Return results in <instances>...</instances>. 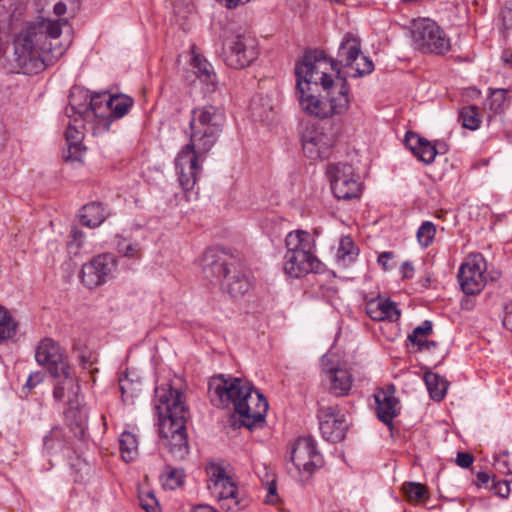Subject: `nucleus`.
Listing matches in <instances>:
<instances>
[{
    "label": "nucleus",
    "instance_id": "nucleus-1",
    "mask_svg": "<svg viewBox=\"0 0 512 512\" xmlns=\"http://www.w3.org/2000/svg\"><path fill=\"white\" fill-rule=\"evenodd\" d=\"M296 96L307 115L325 119L343 115L350 95L345 77L335 60L322 50H308L295 64Z\"/></svg>",
    "mask_w": 512,
    "mask_h": 512
},
{
    "label": "nucleus",
    "instance_id": "nucleus-2",
    "mask_svg": "<svg viewBox=\"0 0 512 512\" xmlns=\"http://www.w3.org/2000/svg\"><path fill=\"white\" fill-rule=\"evenodd\" d=\"M208 392L215 406L222 408L233 406L235 413L231 421L235 427L251 430L264 422L268 402L249 381L220 374L211 378Z\"/></svg>",
    "mask_w": 512,
    "mask_h": 512
},
{
    "label": "nucleus",
    "instance_id": "nucleus-3",
    "mask_svg": "<svg viewBox=\"0 0 512 512\" xmlns=\"http://www.w3.org/2000/svg\"><path fill=\"white\" fill-rule=\"evenodd\" d=\"M66 25L67 19L41 18L28 23L15 36V62L24 74H37L62 56L64 49L53 47L51 40L59 38Z\"/></svg>",
    "mask_w": 512,
    "mask_h": 512
},
{
    "label": "nucleus",
    "instance_id": "nucleus-4",
    "mask_svg": "<svg viewBox=\"0 0 512 512\" xmlns=\"http://www.w3.org/2000/svg\"><path fill=\"white\" fill-rule=\"evenodd\" d=\"M155 409L159 417V434L173 458L183 460L189 453L186 421L189 411L181 391L169 384L155 388Z\"/></svg>",
    "mask_w": 512,
    "mask_h": 512
},
{
    "label": "nucleus",
    "instance_id": "nucleus-5",
    "mask_svg": "<svg viewBox=\"0 0 512 512\" xmlns=\"http://www.w3.org/2000/svg\"><path fill=\"white\" fill-rule=\"evenodd\" d=\"M133 105L129 96H111L107 93L89 94L88 91L74 87L69 95L66 113L79 114L86 121L96 122L103 130H108L111 118L119 119L126 115Z\"/></svg>",
    "mask_w": 512,
    "mask_h": 512
},
{
    "label": "nucleus",
    "instance_id": "nucleus-6",
    "mask_svg": "<svg viewBox=\"0 0 512 512\" xmlns=\"http://www.w3.org/2000/svg\"><path fill=\"white\" fill-rule=\"evenodd\" d=\"M220 137L219 133L190 128L189 142L175 159L179 182L186 191L193 189L201 171L199 161H203Z\"/></svg>",
    "mask_w": 512,
    "mask_h": 512
},
{
    "label": "nucleus",
    "instance_id": "nucleus-7",
    "mask_svg": "<svg viewBox=\"0 0 512 512\" xmlns=\"http://www.w3.org/2000/svg\"><path fill=\"white\" fill-rule=\"evenodd\" d=\"M221 11L214 16L221 28L222 34V57L225 64L233 69H242L252 64L258 57V43L242 26L234 22L222 19Z\"/></svg>",
    "mask_w": 512,
    "mask_h": 512
},
{
    "label": "nucleus",
    "instance_id": "nucleus-8",
    "mask_svg": "<svg viewBox=\"0 0 512 512\" xmlns=\"http://www.w3.org/2000/svg\"><path fill=\"white\" fill-rule=\"evenodd\" d=\"M205 470L208 477L207 487L221 509L226 512H238L247 505L236 481L228 474L222 462H208Z\"/></svg>",
    "mask_w": 512,
    "mask_h": 512
},
{
    "label": "nucleus",
    "instance_id": "nucleus-9",
    "mask_svg": "<svg viewBox=\"0 0 512 512\" xmlns=\"http://www.w3.org/2000/svg\"><path fill=\"white\" fill-rule=\"evenodd\" d=\"M412 40L422 53L444 55L451 49V42L444 30L429 18L413 22Z\"/></svg>",
    "mask_w": 512,
    "mask_h": 512
},
{
    "label": "nucleus",
    "instance_id": "nucleus-10",
    "mask_svg": "<svg viewBox=\"0 0 512 512\" xmlns=\"http://www.w3.org/2000/svg\"><path fill=\"white\" fill-rule=\"evenodd\" d=\"M301 142L304 154L313 160L324 159L330 155L335 142V134L321 124L305 125Z\"/></svg>",
    "mask_w": 512,
    "mask_h": 512
},
{
    "label": "nucleus",
    "instance_id": "nucleus-11",
    "mask_svg": "<svg viewBox=\"0 0 512 512\" xmlns=\"http://www.w3.org/2000/svg\"><path fill=\"white\" fill-rule=\"evenodd\" d=\"M326 174L336 198L350 200L360 196L361 184L355 177L352 165L343 162L329 164Z\"/></svg>",
    "mask_w": 512,
    "mask_h": 512
},
{
    "label": "nucleus",
    "instance_id": "nucleus-12",
    "mask_svg": "<svg viewBox=\"0 0 512 512\" xmlns=\"http://www.w3.org/2000/svg\"><path fill=\"white\" fill-rule=\"evenodd\" d=\"M487 262L481 254H472L458 272V281L462 291L467 295L479 294L485 287Z\"/></svg>",
    "mask_w": 512,
    "mask_h": 512
},
{
    "label": "nucleus",
    "instance_id": "nucleus-13",
    "mask_svg": "<svg viewBox=\"0 0 512 512\" xmlns=\"http://www.w3.org/2000/svg\"><path fill=\"white\" fill-rule=\"evenodd\" d=\"M320 363L323 383L329 393L337 397L348 395L353 384V376L349 369L340 366L332 355H323Z\"/></svg>",
    "mask_w": 512,
    "mask_h": 512
},
{
    "label": "nucleus",
    "instance_id": "nucleus-14",
    "mask_svg": "<svg viewBox=\"0 0 512 512\" xmlns=\"http://www.w3.org/2000/svg\"><path fill=\"white\" fill-rule=\"evenodd\" d=\"M65 114L70 118V122L65 131L67 149L63 152V158L65 161H81L85 152V148L82 146L84 134L81 128L85 129L89 125L91 131L95 133V130L102 129V127H99L96 122L82 119L79 114L74 116H70L66 112Z\"/></svg>",
    "mask_w": 512,
    "mask_h": 512
},
{
    "label": "nucleus",
    "instance_id": "nucleus-15",
    "mask_svg": "<svg viewBox=\"0 0 512 512\" xmlns=\"http://www.w3.org/2000/svg\"><path fill=\"white\" fill-rule=\"evenodd\" d=\"M116 267L117 262L112 254H100L83 265L80 275L82 283L89 289L100 286L112 277Z\"/></svg>",
    "mask_w": 512,
    "mask_h": 512
},
{
    "label": "nucleus",
    "instance_id": "nucleus-16",
    "mask_svg": "<svg viewBox=\"0 0 512 512\" xmlns=\"http://www.w3.org/2000/svg\"><path fill=\"white\" fill-rule=\"evenodd\" d=\"M291 460L299 471L311 474L322 466V456L311 436L299 437L292 449Z\"/></svg>",
    "mask_w": 512,
    "mask_h": 512
},
{
    "label": "nucleus",
    "instance_id": "nucleus-17",
    "mask_svg": "<svg viewBox=\"0 0 512 512\" xmlns=\"http://www.w3.org/2000/svg\"><path fill=\"white\" fill-rule=\"evenodd\" d=\"M35 359L39 365L45 366L53 377H60L70 369L61 347L51 338L40 341L36 348Z\"/></svg>",
    "mask_w": 512,
    "mask_h": 512
},
{
    "label": "nucleus",
    "instance_id": "nucleus-18",
    "mask_svg": "<svg viewBox=\"0 0 512 512\" xmlns=\"http://www.w3.org/2000/svg\"><path fill=\"white\" fill-rule=\"evenodd\" d=\"M225 123V113L217 106L207 104L191 111L189 128L207 130L221 134Z\"/></svg>",
    "mask_w": 512,
    "mask_h": 512
},
{
    "label": "nucleus",
    "instance_id": "nucleus-19",
    "mask_svg": "<svg viewBox=\"0 0 512 512\" xmlns=\"http://www.w3.org/2000/svg\"><path fill=\"white\" fill-rule=\"evenodd\" d=\"M204 277L217 284H222L227 275L232 272L234 262H229L228 257L214 250H207L201 259Z\"/></svg>",
    "mask_w": 512,
    "mask_h": 512
},
{
    "label": "nucleus",
    "instance_id": "nucleus-20",
    "mask_svg": "<svg viewBox=\"0 0 512 512\" xmlns=\"http://www.w3.org/2000/svg\"><path fill=\"white\" fill-rule=\"evenodd\" d=\"M319 429L324 439L338 442L345 436L347 423L334 407H321L318 411Z\"/></svg>",
    "mask_w": 512,
    "mask_h": 512
},
{
    "label": "nucleus",
    "instance_id": "nucleus-21",
    "mask_svg": "<svg viewBox=\"0 0 512 512\" xmlns=\"http://www.w3.org/2000/svg\"><path fill=\"white\" fill-rule=\"evenodd\" d=\"M319 261L311 252L285 253L284 271L292 278L302 277L310 272L317 271Z\"/></svg>",
    "mask_w": 512,
    "mask_h": 512
},
{
    "label": "nucleus",
    "instance_id": "nucleus-22",
    "mask_svg": "<svg viewBox=\"0 0 512 512\" xmlns=\"http://www.w3.org/2000/svg\"><path fill=\"white\" fill-rule=\"evenodd\" d=\"M394 394L395 388L391 385L386 389H379L374 395L377 417L388 426L392 424L400 410L399 401Z\"/></svg>",
    "mask_w": 512,
    "mask_h": 512
},
{
    "label": "nucleus",
    "instance_id": "nucleus-23",
    "mask_svg": "<svg viewBox=\"0 0 512 512\" xmlns=\"http://www.w3.org/2000/svg\"><path fill=\"white\" fill-rule=\"evenodd\" d=\"M61 378L54 387L53 397L56 401H67L69 408L67 413H72L74 408L80 405L78 401V393L80 387L76 380L70 375V369L67 373H62Z\"/></svg>",
    "mask_w": 512,
    "mask_h": 512
},
{
    "label": "nucleus",
    "instance_id": "nucleus-24",
    "mask_svg": "<svg viewBox=\"0 0 512 512\" xmlns=\"http://www.w3.org/2000/svg\"><path fill=\"white\" fill-rule=\"evenodd\" d=\"M405 145L425 164H431L439 153L436 144H432L430 141L411 131L407 132L405 135Z\"/></svg>",
    "mask_w": 512,
    "mask_h": 512
},
{
    "label": "nucleus",
    "instance_id": "nucleus-25",
    "mask_svg": "<svg viewBox=\"0 0 512 512\" xmlns=\"http://www.w3.org/2000/svg\"><path fill=\"white\" fill-rule=\"evenodd\" d=\"M361 54V40L352 33H347L338 49V58L335 60L336 67L340 64L348 68L355 63V60L359 59Z\"/></svg>",
    "mask_w": 512,
    "mask_h": 512
},
{
    "label": "nucleus",
    "instance_id": "nucleus-26",
    "mask_svg": "<svg viewBox=\"0 0 512 512\" xmlns=\"http://www.w3.org/2000/svg\"><path fill=\"white\" fill-rule=\"evenodd\" d=\"M368 316L374 321H397L400 317V311L395 302L385 299H373L366 305Z\"/></svg>",
    "mask_w": 512,
    "mask_h": 512
},
{
    "label": "nucleus",
    "instance_id": "nucleus-27",
    "mask_svg": "<svg viewBox=\"0 0 512 512\" xmlns=\"http://www.w3.org/2000/svg\"><path fill=\"white\" fill-rule=\"evenodd\" d=\"M195 76L207 86V91H214L216 75L213 71L212 65L203 58L200 54L193 52V56L190 61Z\"/></svg>",
    "mask_w": 512,
    "mask_h": 512
},
{
    "label": "nucleus",
    "instance_id": "nucleus-28",
    "mask_svg": "<svg viewBox=\"0 0 512 512\" xmlns=\"http://www.w3.org/2000/svg\"><path fill=\"white\" fill-rule=\"evenodd\" d=\"M315 242L311 234L304 230H295L289 232L285 237V253L311 252Z\"/></svg>",
    "mask_w": 512,
    "mask_h": 512
},
{
    "label": "nucleus",
    "instance_id": "nucleus-29",
    "mask_svg": "<svg viewBox=\"0 0 512 512\" xmlns=\"http://www.w3.org/2000/svg\"><path fill=\"white\" fill-rule=\"evenodd\" d=\"M359 255V248L350 236H342L335 255L337 265L342 268L349 267Z\"/></svg>",
    "mask_w": 512,
    "mask_h": 512
},
{
    "label": "nucleus",
    "instance_id": "nucleus-30",
    "mask_svg": "<svg viewBox=\"0 0 512 512\" xmlns=\"http://www.w3.org/2000/svg\"><path fill=\"white\" fill-rule=\"evenodd\" d=\"M221 286L231 297H240L250 289L251 284L248 277L243 272L237 271L234 266L233 274H228Z\"/></svg>",
    "mask_w": 512,
    "mask_h": 512
},
{
    "label": "nucleus",
    "instance_id": "nucleus-31",
    "mask_svg": "<svg viewBox=\"0 0 512 512\" xmlns=\"http://www.w3.org/2000/svg\"><path fill=\"white\" fill-rule=\"evenodd\" d=\"M105 218L106 214L102 204L96 202L85 205L79 213L81 224L89 228L98 227Z\"/></svg>",
    "mask_w": 512,
    "mask_h": 512
},
{
    "label": "nucleus",
    "instance_id": "nucleus-32",
    "mask_svg": "<svg viewBox=\"0 0 512 512\" xmlns=\"http://www.w3.org/2000/svg\"><path fill=\"white\" fill-rule=\"evenodd\" d=\"M424 381L433 400L441 401L447 392L448 382L439 374L426 372Z\"/></svg>",
    "mask_w": 512,
    "mask_h": 512
},
{
    "label": "nucleus",
    "instance_id": "nucleus-33",
    "mask_svg": "<svg viewBox=\"0 0 512 512\" xmlns=\"http://www.w3.org/2000/svg\"><path fill=\"white\" fill-rule=\"evenodd\" d=\"M122 458L126 462L134 460L138 454V440L135 434L124 431L119 439Z\"/></svg>",
    "mask_w": 512,
    "mask_h": 512
},
{
    "label": "nucleus",
    "instance_id": "nucleus-34",
    "mask_svg": "<svg viewBox=\"0 0 512 512\" xmlns=\"http://www.w3.org/2000/svg\"><path fill=\"white\" fill-rule=\"evenodd\" d=\"M66 446L63 430L60 427H54L44 437V450L49 454H55L62 451Z\"/></svg>",
    "mask_w": 512,
    "mask_h": 512
},
{
    "label": "nucleus",
    "instance_id": "nucleus-35",
    "mask_svg": "<svg viewBox=\"0 0 512 512\" xmlns=\"http://www.w3.org/2000/svg\"><path fill=\"white\" fill-rule=\"evenodd\" d=\"M119 388L122 394V400L126 404H134V400L141 393V383L130 380L127 376L119 379Z\"/></svg>",
    "mask_w": 512,
    "mask_h": 512
},
{
    "label": "nucleus",
    "instance_id": "nucleus-36",
    "mask_svg": "<svg viewBox=\"0 0 512 512\" xmlns=\"http://www.w3.org/2000/svg\"><path fill=\"white\" fill-rule=\"evenodd\" d=\"M347 69V75L349 77L357 78L372 73L374 70V64L369 57L361 54L359 59L355 60V63Z\"/></svg>",
    "mask_w": 512,
    "mask_h": 512
},
{
    "label": "nucleus",
    "instance_id": "nucleus-37",
    "mask_svg": "<svg viewBox=\"0 0 512 512\" xmlns=\"http://www.w3.org/2000/svg\"><path fill=\"white\" fill-rule=\"evenodd\" d=\"M160 479L162 486L165 489L174 490L182 485L184 480V471L182 469L167 467Z\"/></svg>",
    "mask_w": 512,
    "mask_h": 512
},
{
    "label": "nucleus",
    "instance_id": "nucleus-38",
    "mask_svg": "<svg viewBox=\"0 0 512 512\" xmlns=\"http://www.w3.org/2000/svg\"><path fill=\"white\" fill-rule=\"evenodd\" d=\"M17 324L11 315L0 308V343L12 338L16 334Z\"/></svg>",
    "mask_w": 512,
    "mask_h": 512
},
{
    "label": "nucleus",
    "instance_id": "nucleus-39",
    "mask_svg": "<svg viewBox=\"0 0 512 512\" xmlns=\"http://www.w3.org/2000/svg\"><path fill=\"white\" fill-rule=\"evenodd\" d=\"M507 92L506 89L492 90L486 102L488 108L496 114L503 112L508 102Z\"/></svg>",
    "mask_w": 512,
    "mask_h": 512
},
{
    "label": "nucleus",
    "instance_id": "nucleus-40",
    "mask_svg": "<svg viewBox=\"0 0 512 512\" xmlns=\"http://www.w3.org/2000/svg\"><path fill=\"white\" fill-rule=\"evenodd\" d=\"M459 118L462 121L463 127L475 130L480 125V118L478 108L476 106L463 107L460 110Z\"/></svg>",
    "mask_w": 512,
    "mask_h": 512
},
{
    "label": "nucleus",
    "instance_id": "nucleus-41",
    "mask_svg": "<svg viewBox=\"0 0 512 512\" xmlns=\"http://www.w3.org/2000/svg\"><path fill=\"white\" fill-rule=\"evenodd\" d=\"M436 226L431 221H424L417 230L416 237L419 244L427 248L434 240Z\"/></svg>",
    "mask_w": 512,
    "mask_h": 512
},
{
    "label": "nucleus",
    "instance_id": "nucleus-42",
    "mask_svg": "<svg viewBox=\"0 0 512 512\" xmlns=\"http://www.w3.org/2000/svg\"><path fill=\"white\" fill-rule=\"evenodd\" d=\"M117 251L124 257L139 258L141 256V246L137 242H130L125 238L117 240Z\"/></svg>",
    "mask_w": 512,
    "mask_h": 512
},
{
    "label": "nucleus",
    "instance_id": "nucleus-43",
    "mask_svg": "<svg viewBox=\"0 0 512 512\" xmlns=\"http://www.w3.org/2000/svg\"><path fill=\"white\" fill-rule=\"evenodd\" d=\"M402 489L410 502H421L427 495L425 486L420 483H405Z\"/></svg>",
    "mask_w": 512,
    "mask_h": 512
},
{
    "label": "nucleus",
    "instance_id": "nucleus-44",
    "mask_svg": "<svg viewBox=\"0 0 512 512\" xmlns=\"http://www.w3.org/2000/svg\"><path fill=\"white\" fill-rule=\"evenodd\" d=\"M510 482V479L496 480V476H493L491 486L489 487V491H491L493 494L501 498H507L510 494Z\"/></svg>",
    "mask_w": 512,
    "mask_h": 512
},
{
    "label": "nucleus",
    "instance_id": "nucleus-45",
    "mask_svg": "<svg viewBox=\"0 0 512 512\" xmlns=\"http://www.w3.org/2000/svg\"><path fill=\"white\" fill-rule=\"evenodd\" d=\"M140 504L141 507L146 512H160V507L157 499L154 494L151 492H147L146 494L140 495Z\"/></svg>",
    "mask_w": 512,
    "mask_h": 512
},
{
    "label": "nucleus",
    "instance_id": "nucleus-46",
    "mask_svg": "<svg viewBox=\"0 0 512 512\" xmlns=\"http://www.w3.org/2000/svg\"><path fill=\"white\" fill-rule=\"evenodd\" d=\"M508 454V451H503L498 456H496L494 465L498 472L508 475L510 477V481H512V471L509 468V462L505 459Z\"/></svg>",
    "mask_w": 512,
    "mask_h": 512
},
{
    "label": "nucleus",
    "instance_id": "nucleus-47",
    "mask_svg": "<svg viewBox=\"0 0 512 512\" xmlns=\"http://www.w3.org/2000/svg\"><path fill=\"white\" fill-rule=\"evenodd\" d=\"M433 332V324L430 320H425L421 325L414 328L412 338L416 339L417 336H428Z\"/></svg>",
    "mask_w": 512,
    "mask_h": 512
},
{
    "label": "nucleus",
    "instance_id": "nucleus-48",
    "mask_svg": "<svg viewBox=\"0 0 512 512\" xmlns=\"http://www.w3.org/2000/svg\"><path fill=\"white\" fill-rule=\"evenodd\" d=\"M492 478L490 475L486 472H478L476 474V478L473 481L474 485L479 489H487L489 490V487L491 486Z\"/></svg>",
    "mask_w": 512,
    "mask_h": 512
},
{
    "label": "nucleus",
    "instance_id": "nucleus-49",
    "mask_svg": "<svg viewBox=\"0 0 512 512\" xmlns=\"http://www.w3.org/2000/svg\"><path fill=\"white\" fill-rule=\"evenodd\" d=\"M502 323L506 329L512 331V301L503 305Z\"/></svg>",
    "mask_w": 512,
    "mask_h": 512
},
{
    "label": "nucleus",
    "instance_id": "nucleus-50",
    "mask_svg": "<svg viewBox=\"0 0 512 512\" xmlns=\"http://www.w3.org/2000/svg\"><path fill=\"white\" fill-rule=\"evenodd\" d=\"M474 461V457L468 452H458L456 456V463L461 468H469Z\"/></svg>",
    "mask_w": 512,
    "mask_h": 512
},
{
    "label": "nucleus",
    "instance_id": "nucleus-51",
    "mask_svg": "<svg viewBox=\"0 0 512 512\" xmlns=\"http://www.w3.org/2000/svg\"><path fill=\"white\" fill-rule=\"evenodd\" d=\"M44 380V374L42 372H35L29 375L25 385L24 389L28 388L31 390L35 386H37L39 383H41Z\"/></svg>",
    "mask_w": 512,
    "mask_h": 512
},
{
    "label": "nucleus",
    "instance_id": "nucleus-52",
    "mask_svg": "<svg viewBox=\"0 0 512 512\" xmlns=\"http://www.w3.org/2000/svg\"><path fill=\"white\" fill-rule=\"evenodd\" d=\"M277 487L274 481L267 483V495H266V502L275 504L278 500L277 496Z\"/></svg>",
    "mask_w": 512,
    "mask_h": 512
},
{
    "label": "nucleus",
    "instance_id": "nucleus-53",
    "mask_svg": "<svg viewBox=\"0 0 512 512\" xmlns=\"http://www.w3.org/2000/svg\"><path fill=\"white\" fill-rule=\"evenodd\" d=\"M393 257H394V253L393 252H389V251L382 252L378 256L377 262H378L379 265L382 266V268L384 270H389L390 266L388 265V261L391 260Z\"/></svg>",
    "mask_w": 512,
    "mask_h": 512
},
{
    "label": "nucleus",
    "instance_id": "nucleus-54",
    "mask_svg": "<svg viewBox=\"0 0 512 512\" xmlns=\"http://www.w3.org/2000/svg\"><path fill=\"white\" fill-rule=\"evenodd\" d=\"M424 338H425L424 336H417V338L414 339V338H412V334L408 335L409 342H411V344H413L414 346H417V349L419 351H423L425 348L426 339H424Z\"/></svg>",
    "mask_w": 512,
    "mask_h": 512
},
{
    "label": "nucleus",
    "instance_id": "nucleus-55",
    "mask_svg": "<svg viewBox=\"0 0 512 512\" xmlns=\"http://www.w3.org/2000/svg\"><path fill=\"white\" fill-rule=\"evenodd\" d=\"M401 273L404 278H411L414 273V267L410 262H404L401 266Z\"/></svg>",
    "mask_w": 512,
    "mask_h": 512
},
{
    "label": "nucleus",
    "instance_id": "nucleus-56",
    "mask_svg": "<svg viewBox=\"0 0 512 512\" xmlns=\"http://www.w3.org/2000/svg\"><path fill=\"white\" fill-rule=\"evenodd\" d=\"M54 13L58 16H61L63 15L65 12H66V5L64 2H57L55 5H54Z\"/></svg>",
    "mask_w": 512,
    "mask_h": 512
},
{
    "label": "nucleus",
    "instance_id": "nucleus-57",
    "mask_svg": "<svg viewBox=\"0 0 512 512\" xmlns=\"http://www.w3.org/2000/svg\"><path fill=\"white\" fill-rule=\"evenodd\" d=\"M240 2H225L223 8L226 10L225 13H228L238 7Z\"/></svg>",
    "mask_w": 512,
    "mask_h": 512
},
{
    "label": "nucleus",
    "instance_id": "nucleus-58",
    "mask_svg": "<svg viewBox=\"0 0 512 512\" xmlns=\"http://www.w3.org/2000/svg\"><path fill=\"white\" fill-rule=\"evenodd\" d=\"M505 63L512 65V52L505 51L502 56Z\"/></svg>",
    "mask_w": 512,
    "mask_h": 512
},
{
    "label": "nucleus",
    "instance_id": "nucleus-59",
    "mask_svg": "<svg viewBox=\"0 0 512 512\" xmlns=\"http://www.w3.org/2000/svg\"><path fill=\"white\" fill-rule=\"evenodd\" d=\"M194 512H217L214 508L209 506H199Z\"/></svg>",
    "mask_w": 512,
    "mask_h": 512
},
{
    "label": "nucleus",
    "instance_id": "nucleus-60",
    "mask_svg": "<svg viewBox=\"0 0 512 512\" xmlns=\"http://www.w3.org/2000/svg\"><path fill=\"white\" fill-rule=\"evenodd\" d=\"M437 347V343L435 341H425V348L424 350H431L432 348Z\"/></svg>",
    "mask_w": 512,
    "mask_h": 512
},
{
    "label": "nucleus",
    "instance_id": "nucleus-61",
    "mask_svg": "<svg viewBox=\"0 0 512 512\" xmlns=\"http://www.w3.org/2000/svg\"><path fill=\"white\" fill-rule=\"evenodd\" d=\"M80 359H81V362H82V364H83V366H84V367H86L87 365H90V364L92 363V362H91V361H90L86 356H84V355H82V356L80 357Z\"/></svg>",
    "mask_w": 512,
    "mask_h": 512
},
{
    "label": "nucleus",
    "instance_id": "nucleus-62",
    "mask_svg": "<svg viewBox=\"0 0 512 512\" xmlns=\"http://www.w3.org/2000/svg\"><path fill=\"white\" fill-rule=\"evenodd\" d=\"M500 277V273L496 272L494 275L489 276L491 281L497 280Z\"/></svg>",
    "mask_w": 512,
    "mask_h": 512
},
{
    "label": "nucleus",
    "instance_id": "nucleus-63",
    "mask_svg": "<svg viewBox=\"0 0 512 512\" xmlns=\"http://www.w3.org/2000/svg\"><path fill=\"white\" fill-rule=\"evenodd\" d=\"M75 410H78V413H81V410H79V406H78L77 408H74V409H73V412H72V413H70V414H69V413H67V412H66L67 417H69L70 415H72V416L76 417Z\"/></svg>",
    "mask_w": 512,
    "mask_h": 512
},
{
    "label": "nucleus",
    "instance_id": "nucleus-64",
    "mask_svg": "<svg viewBox=\"0 0 512 512\" xmlns=\"http://www.w3.org/2000/svg\"><path fill=\"white\" fill-rule=\"evenodd\" d=\"M503 21L506 22V15H503Z\"/></svg>",
    "mask_w": 512,
    "mask_h": 512
}]
</instances>
